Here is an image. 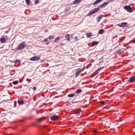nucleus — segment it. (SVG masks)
Here are the masks:
<instances>
[{
  "label": "nucleus",
  "mask_w": 135,
  "mask_h": 135,
  "mask_svg": "<svg viewBox=\"0 0 135 135\" xmlns=\"http://www.w3.org/2000/svg\"><path fill=\"white\" fill-rule=\"evenodd\" d=\"M99 10V9L98 7L97 8H95L92 9L87 14V16H90L95 14Z\"/></svg>",
  "instance_id": "nucleus-1"
},
{
  "label": "nucleus",
  "mask_w": 135,
  "mask_h": 135,
  "mask_svg": "<svg viewBox=\"0 0 135 135\" xmlns=\"http://www.w3.org/2000/svg\"><path fill=\"white\" fill-rule=\"evenodd\" d=\"M26 47L25 44L23 42L20 44L17 47V49L18 50L22 49Z\"/></svg>",
  "instance_id": "nucleus-2"
},
{
  "label": "nucleus",
  "mask_w": 135,
  "mask_h": 135,
  "mask_svg": "<svg viewBox=\"0 0 135 135\" xmlns=\"http://www.w3.org/2000/svg\"><path fill=\"white\" fill-rule=\"evenodd\" d=\"M109 3V2L108 1L105 2L103 4L99 6L98 7V8L99 9L100 8L104 7L108 4Z\"/></svg>",
  "instance_id": "nucleus-3"
},
{
  "label": "nucleus",
  "mask_w": 135,
  "mask_h": 135,
  "mask_svg": "<svg viewBox=\"0 0 135 135\" xmlns=\"http://www.w3.org/2000/svg\"><path fill=\"white\" fill-rule=\"evenodd\" d=\"M124 9L127 10V11L131 13L132 12V9L129 6H126L124 7Z\"/></svg>",
  "instance_id": "nucleus-4"
},
{
  "label": "nucleus",
  "mask_w": 135,
  "mask_h": 135,
  "mask_svg": "<svg viewBox=\"0 0 135 135\" xmlns=\"http://www.w3.org/2000/svg\"><path fill=\"white\" fill-rule=\"evenodd\" d=\"M58 118L59 117L58 116L56 115L55 114H54L51 117L50 119L53 120H55Z\"/></svg>",
  "instance_id": "nucleus-5"
},
{
  "label": "nucleus",
  "mask_w": 135,
  "mask_h": 135,
  "mask_svg": "<svg viewBox=\"0 0 135 135\" xmlns=\"http://www.w3.org/2000/svg\"><path fill=\"white\" fill-rule=\"evenodd\" d=\"M40 59V57L39 56H34L30 59L31 61H35L38 60Z\"/></svg>",
  "instance_id": "nucleus-6"
},
{
  "label": "nucleus",
  "mask_w": 135,
  "mask_h": 135,
  "mask_svg": "<svg viewBox=\"0 0 135 135\" xmlns=\"http://www.w3.org/2000/svg\"><path fill=\"white\" fill-rule=\"evenodd\" d=\"M135 81V76H133L131 77L128 81L129 82H133Z\"/></svg>",
  "instance_id": "nucleus-7"
},
{
  "label": "nucleus",
  "mask_w": 135,
  "mask_h": 135,
  "mask_svg": "<svg viewBox=\"0 0 135 135\" xmlns=\"http://www.w3.org/2000/svg\"><path fill=\"white\" fill-rule=\"evenodd\" d=\"M123 51H122L121 49H119L117 50L116 51H115L114 54L115 55L119 54L122 53Z\"/></svg>",
  "instance_id": "nucleus-8"
},
{
  "label": "nucleus",
  "mask_w": 135,
  "mask_h": 135,
  "mask_svg": "<svg viewBox=\"0 0 135 135\" xmlns=\"http://www.w3.org/2000/svg\"><path fill=\"white\" fill-rule=\"evenodd\" d=\"M81 110L80 109H77L73 111V113L75 114H77L80 113L81 112Z\"/></svg>",
  "instance_id": "nucleus-9"
},
{
  "label": "nucleus",
  "mask_w": 135,
  "mask_h": 135,
  "mask_svg": "<svg viewBox=\"0 0 135 135\" xmlns=\"http://www.w3.org/2000/svg\"><path fill=\"white\" fill-rule=\"evenodd\" d=\"M81 0H75L73 2L74 4H76L80 3L81 2Z\"/></svg>",
  "instance_id": "nucleus-10"
},
{
  "label": "nucleus",
  "mask_w": 135,
  "mask_h": 135,
  "mask_svg": "<svg viewBox=\"0 0 135 135\" xmlns=\"http://www.w3.org/2000/svg\"><path fill=\"white\" fill-rule=\"evenodd\" d=\"M104 17L103 15H100V16L97 18V21L98 22H99L102 18V17Z\"/></svg>",
  "instance_id": "nucleus-11"
},
{
  "label": "nucleus",
  "mask_w": 135,
  "mask_h": 135,
  "mask_svg": "<svg viewBox=\"0 0 135 135\" xmlns=\"http://www.w3.org/2000/svg\"><path fill=\"white\" fill-rule=\"evenodd\" d=\"M18 103L19 105H22L24 103V100H19L18 101Z\"/></svg>",
  "instance_id": "nucleus-12"
},
{
  "label": "nucleus",
  "mask_w": 135,
  "mask_h": 135,
  "mask_svg": "<svg viewBox=\"0 0 135 135\" xmlns=\"http://www.w3.org/2000/svg\"><path fill=\"white\" fill-rule=\"evenodd\" d=\"M103 0H97L93 3V5H94L95 4H97L101 2Z\"/></svg>",
  "instance_id": "nucleus-13"
},
{
  "label": "nucleus",
  "mask_w": 135,
  "mask_h": 135,
  "mask_svg": "<svg viewBox=\"0 0 135 135\" xmlns=\"http://www.w3.org/2000/svg\"><path fill=\"white\" fill-rule=\"evenodd\" d=\"M81 70L80 69L78 72H76L75 74V76L76 77H77L81 73Z\"/></svg>",
  "instance_id": "nucleus-14"
},
{
  "label": "nucleus",
  "mask_w": 135,
  "mask_h": 135,
  "mask_svg": "<svg viewBox=\"0 0 135 135\" xmlns=\"http://www.w3.org/2000/svg\"><path fill=\"white\" fill-rule=\"evenodd\" d=\"M44 119L42 118H37V122L38 123H40L41 122L44 120Z\"/></svg>",
  "instance_id": "nucleus-15"
},
{
  "label": "nucleus",
  "mask_w": 135,
  "mask_h": 135,
  "mask_svg": "<svg viewBox=\"0 0 135 135\" xmlns=\"http://www.w3.org/2000/svg\"><path fill=\"white\" fill-rule=\"evenodd\" d=\"M69 34H67L65 37V38L68 41H69L70 40V36Z\"/></svg>",
  "instance_id": "nucleus-16"
},
{
  "label": "nucleus",
  "mask_w": 135,
  "mask_h": 135,
  "mask_svg": "<svg viewBox=\"0 0 135 135\" xmlns=\"http://www.w3.org/2000/svg\"><path fill=\"white\" fill-rule=\"evenodd\" d=\"M5 39L3 37L1 38H0V41L2 43H4L6 42Z\"/></svg>",
  "instance_id": "nucleus-17"
},
{
  "label": "nucleus",
  "mask_w": 135,
  "mask_h": 135,
  "mask_svg": "<svg viewBox=\"0 0 135 135\" xmlns=\"http://www.w3.org/2000/svg\"><path fill=\"white\" fill-rule=\"evenodd\" d=\"M71 9V8L69 7H66L65 9V12H64L69 11Z\"/></svg>",
  "instance_id": "nucleus-18"
},
{
  "label": "nucleus",
  "mask_w": 135,
  "mask_h": 135,
  "mask_svg": "<svg viewBox=\"0 0 135 135\" xmlns=\"http://www.w3.org/2000/svg\"><path fill=\"white\" fill-rule=\"evenodd\" d=\"M98 44V42L96 41H94L92 43V46H94Z\"/></svg>",
  "instance_id": "nucleus-19"
},
{
  "label": "nucleus",
  "mask_w": 135,
  "mask_h": 135,
  "mask_svg": "<svg viewBox=\"0 0 135 135\" xmlns=\"http://www.w3.org/2000/svg\"><path fill=\"white\" fill-rule=\"evenodd\" d=\"M121 23L122 27H126L127 26V22H122Z\"/></svg>",
  "instance_id": "nucleus-20"
},
{
  "label": "nucleus",
  "mask_w": 135,
  "mask_h": 135,
  "mask_svg": "<svg viewBox=\"0 0 135 135\" xmlns=\"http://www.w3.org/2000/svg\"><path fill=\"white\" fill-rule=\"evenodd\" d=\"M104 32V30L103 29H100L99 30L98 33L100 34H102Z\"/></svg>",
  "instance_id": "nucleus-21"
},
{
  "label": "nucleus",
  "mask_w": 135,
  "mask_h": 135,
  "mask_svg": "<svg viewBox=\"0 0 135 135\" xmlns=\"http://www.w3.org/2000/svg\"><path fill=\"white\" fill-rule=\"evenodd\" d=\"M41 128L42 129H44V128L46 130H47L48 131H50L51 130V129H48L47 128V127L46 126H43L41 127Z\"/></svg>",
  "instance_id": "nucleus-22"
},
{
  "label": "nucleus",
  "mask_w": 135,
  "mask_h": 135,
  "mask_svg": "<svg viewBox=\"0 0 135 135\" xmlns=\"http://www.w3.org/2000/svg\"><path fill=\"white\" fill-rule=\"evenodd\" d=\"M92 35V33L91 32L88 33L86 34L87 37H90Z\"/></svg>",
  "instance_id": "nucleus-23"
},
{
  "label": "nucleus",
  "mask_w": 135,
  "mask_h": 135,
  "mask_svg": "<svg viewBox=\"0 0 135 135\" xmlns=\"http://www.w3.org/2000/svg\"><path fill=\"white\" fill-rule=\"evenodd\" d=\"M75 94L74 93H72L69 94L68 95V96L69 97H74L75 96Z\"/></svg>",
  "instance_id": "nucleus-24"
},
{
  "label": "nucleus",
  "mask_w": 135,
  "mask_h": 135,
  "mask_svg": "<svg viewBox=\"0 0 135 135\" xmlns=\"http://www.w3.org/2000/svg\"><path fill=\"white\" fill-rule=\"evenodd\" d=\"M60 40V38L59 37H57L54 40V42H57L58 41H59Z\"/></svg>",
  "instance_id": "nucleus-25"
},
{
  "label": "nucleus",
  "mask_w": 135,
  "mask_h": 135,
  "mask_svg": "<svg viewBox=\"0 0 135 135\" xmlns=\"http://www.w3.org/2000/svg\"><path fill=\"white\" fill-rule=\"evenodd\" d=\"M81 91H82V90H81V89H78L76 90V92L77 93L79 94V93H80L81 92Z\"/></svg>",
  "instance_id": "nucleus-26"
},
{
  "label": "nucleus",
  "mask_w": 135,
  "mask_h": 135,
  "mask_svg": "<svg viewBox=\"0 0 135 135\" xmlns=\"http://www.w3.org/2000/svg\"><path fill=\"white\" fill-rule=\"evenodd\" d=\"M18 83V81L17 80L13 82L12 83L14 85H16Z\"/></svg>",
  "instance_id": "nucleus-27"
},
{
  "label": "nucleus",
  "mask_w": 135,
  "mask_h": 135,
  "mask_svg": "<svg viewBox=\"0 0 135 135\" xmlns=\"http://www.w3.org/2000/svg\"><path fill=\"white\" fill-rule=\"evenodd\" d=\"M26 2L27 5L30 4V2L29 0H26Z\"/></svg>",
  "instance_id": "nucleus-28"
},
{
  "label": "nucleus",
  "mask_w": 135,
  "mask_h": 135,
  "mask_svg": "<svg viewBox=\"0 0 135 135\" xmlns=\"http://www.w3.org/2000/svg\"><path fill=\"white\" fill-rule=\"evenodd\" d=\"M54 36H50L49 37V38L50 40L53 39L54 38Z\"/></svg>",
  "instance_id": "nucleus-29"
},
{
  "label": "nucleus",
  "mask_w": 135,
  "mask_h": 135,
  "mask_svg": "<svg viewBox=\"0 0 135 135\" xmlns=\"http://www.w3.org/2000/svg\"><path fill=\"white\" fill-rule=\"evenodd\" d=\"M100 70L99 69H97L96 71H95L94 73V74L95 75L97 73V72L99 71Z\"/></svg>",
  "instance_id": "nucleus-30"
},
{
  "label": "nucleus",
  "mask_w": 135,
  "mask_h": 135,
  "mask_svg": "<svg viewBox=\"0 0 135 135\" xmlns=\"http://www.w3.org/2000/svg\"><path fill=\"white\" fill-rule=\"evenodd\" d=\"M39 3V1L38 0H36L35 1V4H36Z\"/></svg>",
  "instance_id": "nucleus-31"
},
{
  "label": "nucleus",
  "mask_w": 135,
  "mask_h": 135,
  "mask_svg": "<svg viewBox=\"0 0 135 135\" xmlns=\"http://www.w3.org/2000/svg\"><path fill=\"white\" fill-rule=\"evenodd\" d=\"M94 60L93 59H91L90 60V63H93L94 62Z\"/></svg>",
  "instance_id": "nucleus-32"
},
{
  "label": "nucleus",
  "mask_w": 135,
  "mask_h": 135,
  "mask_svg": "<svg viewBox=\"0 0 135 135\" xmlns=\"http://www.w3.org/2000/svg\"><path fill=\"white\" fill-rule=\"evenodd\" d=\"M26 80L27 81H29L28 83H29L31 81V80L29 79H27Z\"/></svg>",
  "instance_id": "nucleus-33"
},
{
  "label": "nucleus",
  "mask_w": 135,
  "mask_h": 135,
  "mask_svg": "<svg viewBox=\"0 0 135 135\" xmlns=\"http://www.w3.org/2000/svg\"><path fill=\"white\" fill-rule=\"evenodd\" d=\"M117 25L118 26H119L120 27H122V25L121 23V24H118Z\"/></svg>",
  "instance_id": "nucleus-34"
},
{
  "label": "nucleus",
  "mask_w": 135,
  "mask_h": 135,
  "mask_svg": "<svg viewBox=\"0 0 135 135\" xmlns=\"http://www.w3.org/2000/svg\"><path fill=\"white\" fill-rule=\"evenodd\" d=\"M36 88L35 86L33 87V89L34 90H36Z\"/></svg>",
  "instance_id": "nucleus-35"
},
{
  "label": "nucleus",
  "mask_w": 135,
  "mask_h": 135,
  "mask_svg": "<svg viewBox=\"0 0 135 135\" xmlns=\"http://www.w3.org/2000/svg\"><path fill=\"white\" fill-rule=\"evenodd\" d=\"M17 102L16 101H15L14 102V107H15L16 106Z\"/></svg>",
  "instance_id": "nucleus-36"
},
{
  "label": "nucleus",
  "mask_w": 135,
  "mask_h": 135,
  "mask_svg": "<svg viewBox=\"0 0 135 135\" xmlns=\"http://www.w3.org/2000/svg\"><path fill=\"white\" fill-rule=\"evenodd\" d=\"M19 61H20V60H16L15 61V63H17Z\"/></svg>",
  "instance_id": "nucleus-37"
},
{
  "label": "nucleus",
  "mask_w": 135,
  "mask_h": 135,
  "mask_svg": "<svg viewBox=\"0 0 135 135\" xmlns=\"http://www.w3.org/2000/svg\"><path fill=\"white\" fill-rule=\"evenodd\" d=\"M78 37L77 36H75V40L76 41H77L78 40Z\"/></svg>",
  "instance_id": "nucleus-38"
},
{
  "label": "nucleus",
  "mask_w": 135,
  "mask_h": 135,
  "mask_svg": "<svg viewBox=\"0 0 135 135\" xmlns=\"http://www.w3.org/2000/svg\"><path fill=\"white\" fill-rule=\"evenodd\" d=\"M93 132L94 133H97V131L96 130H95Z\"/></svg>",
  "instance_id": "nucleus-39"
},
{
  "label": "nucleus",
  "mask_w": 135,
  "mask_h": 135,
  "mask_svg": "<svg viewBox=\"0 0 135 135\" xmlns=\"http://www.w3.org/2000/svg\"><path fill=\"white\" fill-rule=\"evenodd\" d=\"M103 68H104V67H101L100 68H99V70H100L102 69Z\"/></svg>",
  "instance_id": "nucleus-40"
},
{
  "label": "nucleus",
  "mask_w": 135,
  "mask_h": 135,
  "mask_svg": "<svg viewBox=\"0 0 135 135\" xmlns=\"http://www.w3.org/2000/svg\"><path fill=\"white\" fill-rule=\"evenodd\" d=\"M44 41H45V42H46L47 41V39H45L44 40Z\"/></svg>",
  "instance_id": "nucleus-41"
},
{
  "label": "nucleus",
  "mask_w": 135,
  "mask_h": 135,
  "mask_svg": "<svg viewBox=\"0 0 135 135\" xmlns=\"http://www.w3.org/2000/svg\"><path fill=\"white\" fill-rule=\"evenodd\" d=\"M50 43V42H47L46 43L47 45H48V44Z\"/></svg>",
  "instance_id": "nucleus-42"
}]
</instances>
